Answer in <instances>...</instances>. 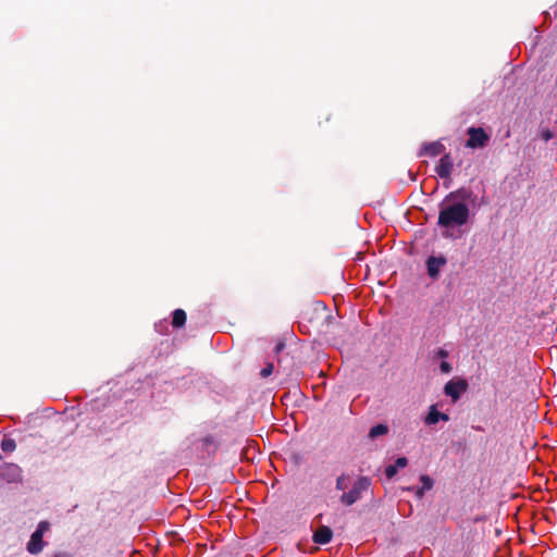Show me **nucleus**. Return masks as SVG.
Listing matches in <instances>:
<instances>
[{"instance_id": "6e6552de", "label": "nucleus", "mask_w": 557, "mask_h": 557, "mask_svg": "<svg viewBox=\"0 0 557 557\" xmlns=\"http://www.w3.org/2000/svg\"><path fill=\"white\" fill-rule=\"evenodd\" d=\"M332 539H333V531L327 525L319 527L312 535L313 543L319 544V545L329 544L332 541Z\"/></svg>"}, {"instance_id": "dca6fc26", "label": "nucleus", "mask_w": 557, "mask_h": 557, "mask_svg": "<svg viewBox=\"0 0 557 557\" xmlns=\"http://www.w3.org/2000/svg\"><path fill=\"white\" fill-rule=\"evenodd\" d=\"M539 137L544 141H548L555 137V134L549 128H543L540 131Z\"/></svg>"}, {"instance_id": "ddd939ff", "label": "nucleus", "mask_w": 557, "mask_h": 557, "mask_svg": "<svg viewBox=\"0 0 557 557\" xmlns=\"http://www.w3.org/2000/svg\"><path fill=\"white\" fill-rule=\"evenodd\" d=\"M387 432H388L387 425L380 423V424H376V425H374V426H372L370 429L369 437L370 438H375V437H377L380 435L386 434Z\"/></svg>"}, {"instance_id": "a878e982", "label": "nucleus", "mask_w": 557, "mask_h": 557, "mask_svg": "<svg viewBox=\"0 0 557 557\" xmlns=\"http://www.w3.org/2000/svg\"><path fill=\"white\" fill-rule=\"evenodd\" d=\"M442 557H445V556H442Z\"/></svg>"}, {"instance_id": "7ed1b4c3", "label": "nucleus", "mask_w": 557, "mask_h": 557, "mask_svg": "<svg viewBox=\"0 0 557 557\" xmlns=\"http://www.w3.org/2000/svg\"><path fill=\"white\" fill-rule=\"evenodd\" d=\"M50 523L48 521H40L35 532L30 535V540L27 543V552L32 555H37L42 552L46 543L42 537L44 534L49 530Z\"/></svg>"}, {"instance_id": "f8f14e48", "label": "nucleus", "mask_w": 557, "mask_h": 557, "mask_svg": "<svg viewBox=\"0 0 557 557\" xmlns=\"http://www.w3.org/2000/svg\"><path fill=\"white\" fill-rule=\"evenodd\" d=\"M440 421V411L436 408V405H432L429 409L426 417L424 418V423L426 425H434Z\"/></svg>"}, {"instance_id": "412c9836", "label": "nucleus", "mask_w": 557, "mask_h": 557, "mask_svg": "<svg viewBox=\"0 0 557 557\" xmlns=\"http://www.w3.org/2000/svg\"><path fill=\"white\" fill-rule=\"evenodd\" d=\"M449 421V416L447 413L440 412V421Z\"/></svg>"}, {"instance_id": "5701e85b", "label": "nucleus", "mask_w": 557, "mask_h": 557, "mask_svg": "<svg viewBox=\"0 0 557 557\" xmlns=\"http://www.w3.org/2000/svg\"><path fill=\"white\" fill-rule=\"evenodd\" d=\"M437 355L442 358H446L448 356L447 351L444 349H440Z\"/></svg>"}, {"instance_id": "f03ea898", "label": "nucleus", "mask_w": 557, "mask_h": 557, "mask_svg": "<svg viewBox=\"0 0 557 557\" xmlns=\"http://www.w3.org/2000/svg\"><path fill=\"white\" fill-rule=\"evenodd\" d=\"M371 485V479L368 476H359L349 492H344L339 498L345 506H352L357 503L363 492L368 491Z\"/></svg>"}, {"instance_id": "9b49d317", "label": "nucleus", "mask_w": 557, "mask_h": 557, "mask_svg": "<svg viewBox=\"0 0 557 557\" xmlns=\"http://www.w3.org/2000/svg\"><path fill=\"white\" fill-rule=\"evenodd\" d=\"M186 312L183 309H175L172 317V325L174 329H181L186 323Z\"/></svg>"}, {"instance_id": "20e7f679", "label": "nucleus", "mask_w": 557, "mask_h": 557, "mask_svg": "<svg viewBox=\"0 0 557 557\" xmlns=\"http://www.w3.org/2000/svg\"><path fill=\"white\" fill-rule=\"evenodd\" d=\"M467 133L469 135V138L466 141L467 148H483L490 140V135L482 127H470Z\"/></svg>"}, {"instance_id": "9d476101", "label": "nucleus", "mask_w": 557, "mask_h": 557, "mask_svg": "<svg viewBox=\"0 0 557 557\" xmlns=\"http://www.w3.org/2000/svg\"><path fill=\"white\" fill-rule=\"evenodd\" d=\"M408 465L406 457H398L394 465H389L385 468V475L387 479H392L396 475L398 469L405 468Z\"/></svg>"}, {"instance_id": "39448f33", "label": "nucleus", "mask_w": 557, "mask_h": 557, "mask_svg": "<svg viewBox=\"0 0 557 557\" xmlns=\"http://www.w3.org/2000/svg\"><path fill=\"white\" fill-rule=\"evenodd\" d=\"M467 389L468 382L465 379L450 380L444 386L445 395L449 396L454 403L457 401Z\"/></svg>"}, {"instance_id": "f257e3e1", "label": "nucleus", "mask_w": 557, "mask_h": 557, "mask_svg": "<svg viewBox=\"0 0 557 557\" xmlns=\"http://www.w3.org/2000/svg\"><path fill=\"white\" fill-rule=\"evenodd\" d=\"M457 196L466 200L470 198L471 191L460 188L446 196L445 200L440 205L437 224L441 227L454 228L462 226L468 222L470 210L465 202L445 203Z\"/></svg>"}, {"instance_id": "4468645a", "label": "nucleus", "mask_w": 557, "mask_h": 557, "mask_svg": "<svg viewBox=\"0 0 557 557\" xmlns=\"http://www.w3.org/2000/svg\"><path fill=\"white\" fill-rule=\"evenodd\" d=\"M16 448V443L14 440L12 438H5L1 442V449L4 451V453H12L14 451Z\"/></svg>"}, {"instance_id": "aec40b11", "label": "nucleus", "mask_w": 557, "mask_h": 557, "mask_svg": "<svg viewBox=\"0 0 557 557\" xmlns=\"http://www.w3.org/2000/svg\"><path fill=\"white\" fill-rule=\"evenodd\" d=\"M426 490H423V486L419 487L416 492L418 498H422Z\"/></svg>"}, {"instance_id": "0eeeda50", "label": "nucleus", "mask_w": 557, "mask_h": 557, "mask_svg": "<svg viewBox=\"0 0 557 557\" xmlns=\"http://www.w3.org/2000/svg\"><path fill=\"white\" fill-rule=\"evenodd\" d=\"M446 262H447V260L443 256L430 257L426 260V269H428L429 276L433 280H436L440 275L441 267L445 265Z\"/></svg>"}, {"instance_id": "6ab92c4d", "label": "nucleus", "mask_w": 557, "mask_h": 557, "mask_svg": "<svg viewBox=\"0 0 557 557\" xmlns=\"http://www.w3.org/2000/svg\"><path fill=\"white\" fill-rule=\"evenodd\" d=\"M440 369L443 373H450L453 370V367L449 362L442 361V363L440 364Z\"/></svg>"}, {"instance_id": "1a4fd4ad", "label": "nucleus", "mask_w": 557, "mask_h": 557, "mask_svg": "<svg viewBox=\"0 0 557 557\" xmlns=\"http://www.w3.org/2000/svg\"><path fill=\"white\" fill-rule=\"evenodd\" d=\"M444 150H445V146L438 140L425 143L422 145V147L419 151V157H423V156L436 157V156L441 154Z\"/></svg>"}, {"instance_id": "a211bd4d", "label": "nucleus", "mask_w": 557, "mask_h": 557, "mask_svg": "<svg viewBox=\"0 0 557 557\" xmlns=\"http://www.w3.org/2000/svg\"><path fill=\"white\" fill-rule=\"evenodd\" d=\"M273 369H274V366L273 363H268L261 371H260V376L261 377H268L269 375L272 374L273 372Z\"/></svg>"}, {"instance_id": "f3484780", "label": "nucleus", "mask_w": 557, "mask_h": 557, "mask_svg": "<svg viewBox=\"0 0 557 557\" xmlns=\"http://www.w3.org/2000/svg\"><path fill=\"white\" fill-rule=\"evenodd\" d=\"M346 480H347V475L345 473H343L342 475H339L337 479H336V490L338 491H344L346 488Z\"/></svg>"}, {"instance_id": "4be33fe9", "label": "nucleus", "mask_w": 557, "mask_h": 557, "mask_svg": "<svg viewBox=\"0 0 557 557\" xmlns=\"http://www.w3.org/2000/svg\"><path fill=\"white\" fill-rule=\"evenodd\" d=\"M203 442L207 445H211L213 443V437L212 436H207V437L203 438Z\"/></svg>"}, {"instance_id": "b1692460", "label": "nucleus", "mask_w": 557, "mask_h": 557, "mask_svg": "<svg viewBox=\"0 0 557 557\" xmlns=\"http://www.w3.org/2000/svg\"><path fill=\"white\" fill-rule=\"evenodd\" d=\"M284 347V344L280 343L275 346V351L278 352Z\"/></svg>"}, {"instance_id": "423d86ee", "label": "nucleus", "mask_w": 557, "mask_h": 557, "mask_svg": "<svg viewBox=\"0 0 557 557\" xmlns=\"http://www.w3.org/2000/svg\"><path fill=\"white\" fill-rule=\"evenodd\" d=\"M454 169V162L449 153H445L435 166V172L441 178H449Z\"/></svg>"}, {"instance_id": "2eb2a0df", "label": "nucleus", "mask_w": 557, "mask_h": 557, "mask_svg": "<svg viewBox=\"0 0 557 557\" xmlns=\"http://www.w3.org/2000/svg\"><path fill=\"white\" fill-rule=\"evenodd\" d=\"M420 482L423 486V490H426V491H430L434 485L433 479L431 476H429L428 474H422L420 476Z\"/></svg>"}, {"instance_id": "393cba45", "label": "nucleus", "mask_w": 557, "mask_h": 557, "mask_svg": "<svg viewBox=\"0 0 557 557\" xmlns=\"http://www.w3.org/2000/svg\"><path fill=\"white\" fill-rule=\"evenodd\" d=\"M53 557H70L66 553H57Z\"/></svg>"}]
</instances>
